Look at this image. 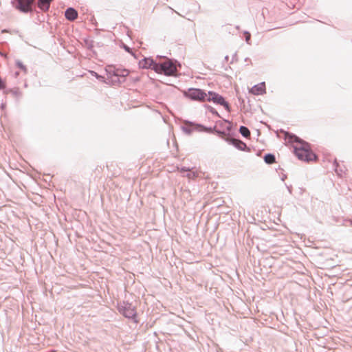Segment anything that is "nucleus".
I'll return each mask as SVG.
<instances>
[{"label": "nucleus", "mask_w": 352, "mask_h": 352, "mask_svg": "<svg viewBox=\"0 0 352 352\" xmlns=\"http://www.w3.org/2000/svg\"><path fill=\"white\" fill-rule=\"evenodd\" d=\"M286 138L291 142L296 143L294 146V152L298 160L309 162L317 159V155L311 149L309 143L293 133H286Z\"/></svg>", "instance_id": "1"}, {"label": "nucleus", "mask_w": 352, "mask_h": 352, "mask_svg": "<svg viewBox=\"0 0 352 352\" xmlns=\"http://www.w3.org/2000/svg\"><path fill=\"white\" fill-rule=\"evenodd\" d=\"M105 71L107 75V81L105 80V78L103 76L98 74L97 72L94 71H90V72L96 79L112 85H120L124 83L129 74L127 69L118 68L114 66H108Z\"/></svg>", "instance_id": "2"}, {"label": "nucleus", "mask_w": 352, "mask_h": 352, "mask_svg": "<svg viewBox=\"0 0 352 352\" xmlns=\"http://www.w3.org/2000/svg\"><path fill=\"white\" fill-rule=\"evenodd\" d=\"M157 58H160L162 60L155 64L154 71L155 72L168 76H175L177 75L178 69L182 67L179 61L163 56H157Z\"/></svg>", "instance_id": "3"}, {"label": "nucleus", "mask_w": 352, "mask_h": 352, "mask_svg": "<svg viewBox=\"0 0 352 352\" xmlns=\"http://www.w3.org/2000/svg\"><path fill=\"white\" fill-rule=\"evenodd\" d=\"M118 310L125 318L131 320L135 323L138 322L135 307L131 303L123 301L118 304Z\"/></svg>", "instance_id": "4"}, {"label": "nucleus", "mask_w": 352, "mask_h": 352, "mask_svg": "<svg viewBox=\"0 0 352 352\" xmlns=\"http://www.w3.org/2000/svg\"><path fill=\"white\" fill-rule=\"evenodd\" d=\"M12 6L21 13H32L36 12L35 0H12Z\"/></svg>", "instance_id": "5"}, {"label": "nucleus", "mask_w": 352, "mask_h": 352, "mask_svg": "<svg viewBox=\"0 0 352 352\" xmlns=\"http://www.w3.org/2000/svg\"><path fill=\"white\" fill-rule=\"evenodd\" d=\"M206 91L199 88H189L184 91V96L191 100L204 102L207 97Z\"/></svg>", "instance_id": "6"}, {"label": "nucleus", "mask_w": 352, "mask_h": 352, "mask_svg": "<svg viewBox=\"0 0 352 352\" xmlns=\"http://www.w3.org/2000/svg\"><path fill=\"white\" fill-rule=\"evenodd\" d=\"M206 101L212 102L216 104L223 106L228 112H230L232 110L230 104L226 100L225 98L217 92L208 91Z\"/></svg>", "instance_id": "7"}, {"label": "nucleus", "mask_w": 352, "mask_h": 352, "mask_svg": "<svg viewBox=\"0 0 352 352\" xmlns=\"http://www.w3.org/2000/svg\"><path fill=\"white\" fill-rule=\"evenodd\" d=\"M223 140L239 151L248 152L250 151L247 144L240 139H236L231 136H226L223 138Z\"/></svg>", "instance_id": "8"}, {"label": "nucleus", "mask_w": 352, "mask_h": 352, "mask_svg": "<svg viewBox=\"0 0 352 352\" xmlns=\"http://www.w3.org/2000/svg\"><path fill=\"white\" fill-rule=\"evenodd\" d=\"M156 63L157 61L154 60L151 57H144L139 60L138 65L140 68L155 70V64Z\"/></svg>", "instance_id": "9"}, {"label": "nucleus", "mask_w": 352, "mask_h": 352, "mask_svg": "<svg viewBox=\"0 0 352 352\" xmlns=\"http://www.w3.org/2000/svg\"><path fill=\"white\" fill-rule=\"evenodd\" d=\"M250 92L255 96H259V95H263V94H265L266 93L265 82H261L260 83H258V84L254 85L250 90Z\"/></svg>", "instance_id": "10"}, {"label": "nucleus", "mask_w": 352, "mask_h": 352, "mask_svg": "<svg viewBox=\"0 0 352 352\" xmlns=\"http://www.w3.org/2000/svg\"><path fill=\"white\" fill-rule=\"evenodd\" d=\"M190 124H195L197 126V131L199 132H205L208 133H214V131L217 125L214 126H206L202 124L196 123L194 122H188Z\"/></svg>", "instance_id": "11"}, {"label": "nucleus", "mask_w": 352, "mask_h": 352, "mask_svg": "<svg viewBox=\"0 0 352 352\" xmlns=\"http://www.w3.org/2000/svg\"><path fill=\"white\" fill-rule=\"evenodd\" d=\"M54 0H35V8L37 6L43 12H47Z\"/></svg>", "instance_id": "12"}, {"label": "nucleus", "mask_w": 352, "mask_h": 352, "mask_svg": "<svg viewBox=\"0 0 352 352\" xmlns=\"http://www.w3.org/2000/svg\"><path fill=\"white\" fill-rule=\"evenodd\" d=\"M189 120H185L183 125L181 126V129L184 133L190 135L194 131H197V126L195 124L188 123Z\"/></svg>", "instance_id": "13"}, {"label": "nucleus", "mask_w": 352, "mask_h": 352, "mask_svg": "<svg viewBox=\"0 0 352 352\" xmlns=\"http://www.w3.org/2000/svg\"><path fill=\"white\" fill-rule=\"evenodd\" d=\"M65 16L67 20L74 21L78 17V12L75 8L69 7L65 11Z\"/></svg>", "instance_id": "14"}, {"label": "nucleus", "mask_w": 352, "mask_h": 352, "mask_svg": "<svg viewBox=\"0 0 352 352\" xmlns=\"http://www.w3.org/2000/svg\"><path fill=\"white\" fill-rule=\"evenodd\" d=\"M264 162L267 164H272L276 162V157L273 153H266L263 157Z\"/></svg>", "instance_id": "15"}, {"label": "nucleus", "mask_w": 352, "mask_h": 352, "mask_svg": "<svg viewBox=\"0 0 352 352\" xmlns=\"http://www.w3.org/2000/svg\"><path fill=\"white\" fill-rule=\"evenodd\" d=\"M239 131L241 135L245 138H248L250 136V131L245 126H241L239 127Z\"/></svg>", "instance_id": "16"}, {"label": "nucleus", "mask_w": 352, "mask_h": 352, "mask_svg": "<svg viewBox=\"0 0 352 352\" xmlns=\"http://www.w3.org/2000/svg\"><path fill=\"white\" fill-rule=\"evenodd\" d=\"M122 47L128 53L131 54L135 59H138V56L134 52L132 49L127 45L122 43Z\"/></svg>", "instance_id": "17"}, {"label": "nucleus", "mask_w": 352, "mask_h": 352, "mask_svg": "<svg viewBox=\"0 0 352 352\" xmlns=\"http://www.w3.org/2000/svg\"><path fill=\"white\" fill-rule=\"evenodd\" d=\"M83 42L88 50H91L93 49L94 41H92L88 38H85L83 39Z\"/></svg>", "instance_id": "18"}, {"label": "nucleus", "mask_w": 352, "mask_h": 352, "mask_svg": "<svg viewBox=\"0 0 352 352\" xmlns=\"http://www.w3.org/2000/svg\"><path fill=\"white\" fill-rule=\"evenodd\" d=\"M204 107L208 111H210V113H212L213 115L219 117V118H221V116L219 115V113L217 111V110L213 108L212 107H211L210 105L209 104H204Z\"/></svg>", "instance_id": "19"}, {"label": "nucleus", "mask_w": 352, "mask_h": 352, "mask_svg": "<svg viewBox=\"0 0 352 352\" xmlns=\"http://www.w3.org/2000/svg\"><path fill=\"white\" fill-rule=\"evenodd\" d=\"M15 64L18 68L23 71L25 73L27 72L28 69L26 66L21 60H16Z\"/></svg>", "instance_id": "20"}, {"label": "nucleus", "mask_w": 352, "mask_h": 352, "mask_svg": "<svg viewBox=\"0 0 352 352\" xmlns=\"http://www.w3.org/2000/svg\"><path fill=\"white\" fill-rule=\"evenodd\" d=\"M333 166H334L335 171L337 173V174L338 175L341 176L342 173H343V170L340 168V166L339 164L338 163V162L336 161V160H335V162L333 163Z\"/></svg>", "instance_id": "21"}, {"label": "nucleus", "mask_w": 352, "mask_h": 352, "mask_svg": "<svg viewBox=\"0 0 352 352\" xmlns=\"http://www.w3.org/2000/svg\"><path fill=\"white\" fill-rule=\"evenodd\" d=\"M224 122H226V124H228V125L225 126L226 130L228 133H230L233 129L232 123L230 122L228 120H224Z\"/></svg>", "instance_id": "22"}, {"label": "nucleus", "mask_w": 352, "mask_h": 352, "mask_svg": "<svg viewBox=\"0 0 352 352\" xmlns=\"http://www.w3.org/2000/svg\"><path fill=\"white\" fill-rule=\"evenodd\" d=\"M8 92H9V93H11V94H12V95H14V96H19V95L20 94V91H19V89H18V88L14 89H9V90H6V91H5V93H6V94H7V93H8Z\"/></svg>", "instance_id": "23"}, {"label": "nucleus", "mask_w": 352, "mask_h": 352, "mask_svg": "<svg viewBox=\"0 0 352 352\" xmlns=\"http://www.w3.org/2000/svg\"><path fill=\"white\" fill-rule=\"evenodd\" d=\"M243 34L245 35V41L248 44L250 45L251 43H250V41H251V34L250 33L248 32V31H244L243 32Z\"/></svg>", "instance_id": "24"}, {"label": "nucleus", "mask_w": 352, "mask_h": 352, "mask_svg": "<svg viewBox=\"0 0 352 352\" xmlns=\"http://www.w3.org/2000/svg\"><path fill=\"white\" fill-rule=\"evenodd\" d=\"M214 133L220 137H223L226 134L225 131L218 130L217 128L215 129Z\"/></svg>", "instance_id": "25"}, {"label": "nucleus", "mask_w": 352, "mask_h": 352, "mask_svg": "<svg viewBox=\"0 0 352 352\" xmlns=\"http://www.w3.org/2000/svg\"><path fill=\"white\" fill-rule=\"evenodd\" d=\"M224 120L225 119H223L221 120H218L216 122V124L217 125H219L220 127L221 128H225V126L224 124H226V122H224Z\"/></svg>", "instance_id": "26"}, {"label": "nucleus", "mask_w": 352, "mask_h": 352, "mask_svg": "<svg viewBox=\"0 0 352 352\" xmlns=\"http://www.w3.org/2000/svg\"><path fill=\"white\" fill-rule=\"evenodd\" d=\"M6 88V82L0 77V90Z\"/></svg>", "instance_id": "27"}, {"label": "nucleus", "mask_w": 352, "mask_h": 352, "mask_svg": "<svg viewBox=\"0 0 352 352\" xmlns=\"http://www.w3.org/2000/svg\"><path fill=\"white\" fill-rule=\"evenodd\" d=\"M188 170H190V168H189L184 167H184H182V168H181V170H180V171H181L182 173H185V172H187V171H188Z\"/></svg>", "instance_id": "28"}, {"label": "nucleus", "mask_w": 352, "mask_h": 352, "mask_svg": "<svg viewBox=\"0 0 352 352\" xmlns=\"http://www.w3.org/2000/svg\"><path fill=\"white\" fill-rule=\"evenodd\" d=\"M285 186H286V188H287L288 192H289L290 194H292V186H288V185H287V184H285Z\"/></svg>", "instance_id": "29"}, {"label": "nucleus", "mask_w": 352, "mask_h": 352, "mask_svg": "<svg viewBox=\"0 0 352 352\" xmlns=\"http://www.w3.org/2000/svg\"><path fill=\"white\" fill-rule=\"evenodd\" d=\"M236 57H237V54H236V52H235V53L233 54V56H232V62H231L230 63H232V62H233L234 60H236Z\"/></svg>", "instance_id": "30"}, {"label": "nucleus", "mask_w": 352, "mask_h": 352, "mask_svg": "<svg viewBox=\"0 0 352 352\" xmlns=\"http://www.w3.org/2000/svg\"><path fill=\"white\" fill-rule=\"evenodd\" d=\"M229 60V56L226 55L225 57H224V60L223 61H228Z\"/></svg>", "instance_id": "31"}, {"label": "nucleus", "mask_w": 352, "mask_h": 352, "mask_svg": "<svg viewBox=\"0 0 352 352\" xmlns=\"http://www.w3.org/2000/svg\"><path fill=\"white\" fill-rule=\"evenodd\" d=\"M0 55H1V56L6 57V53H4V52H0Z\"/></svg>", "instance_id": "32"}, {"label": "nucleus", "mask_w": 352, "mask_h": 352, "mask_svg": "<svg viewBox=\"0 0 352 352\" xmlns=\"http://www.w3.org/2000/svg\"><path fill=\"white\" fill-rule=\"evenodd\" d=\"M0 108H1V109H4V108H6V104L2 103V104L0 105Z\"/></svg>", "instance_id": "33"}, {"label": "nucleus", "mask_w": 352, "mask_h": 352, "mask_svg": "<svg viewBox=\"0 0 352 352\" xmlns=\"http://www.w3.org/2000/svg\"><path fill=\"white\" fill-rule=\"evenodd\" d=\"M285 178H286V175H284L282 177L281 179H282L283 181H284Z\"/></svg>", "instance_id": "34"}]
</instances>
